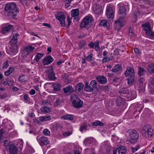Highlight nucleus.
Wrapping results in <instances>:
<instances>
[{
    "instance_id": "f257e3e1",
    "label": "nucleus",
    "mask_w": 154,
    "mask_h": 154,
    "mask_svg": "<svg viewBox=\"0 0 154 154\" xmlns=\"http://www.w3.org/2000/svg\"><path fill=\"white\" fill-rule=\"evenodd\" d=\"M5 15L11 18H15L16 17V13L18 12L16 4L11 3L5 5Z\"/></svg>"
},
{
    "instance_id": "f03ea898",
    "label": "nucleus",
    "mask_w": 154,
    "mask_h": 154,
    "mask_svg": "<svg viewBox=\"0 0 154 154\" xmlns=\"http://www.w3.org/2000/svg\"><path fill=\"white\" fill-rule=\"evenodd\" d=\"M126 135L129 138V142L132 144H134L137 141L139 134L135 130L129 129L126 131Z\"/></svg>"
},
{
    "instance_id": "7ed1b4c3",
    "label": "nucleus",
    "mask_w": 154,
    "mask_h": 154,
    "mask_svg": "<svg viewBox=\"0 0 154 154\" xmlns=\"http://www.w3.org/2000/svg\"><path fill=\"white\" fill-rule=\"evenodd\" d=\"M93 17L90 15L86 16L83 19L81 22V26L88 29L90 28L92 24Z\"/></svg>"
},
{
    "instance_id": "20e7f679",
    "label": "nucleus",
    "mask_w": 154,
    "mask_h": 154,
    "mask_svg": "<svg viewBox=\"0 0 154 154\" xmlns=\"http://www.w3.org/2000/svg\"><path fill=\"white\" fill-rule=\"evenodd\" d=\"M97 85V83L95 80L91 81L89 85L88 82H86L85 83L84 89L86 91L90 92L97 90H98Z\"/></svg>"
},
{
    "instance_id": "39448f33",
    "label": "nucleus",
    "mask_w": 154,
    "mask_h": 154,
    "mask_svg": "<svg viewBox=\"0 0 154 154\" xmlns=\"http://www.w3.org/2000/svg\"><path fill=\"white\" fill-rule=\"evenodd\" d=\"M71 99L72 102V106L75 108H79L82 106L83 102L75 94H72L71 95Z\"/></svg>"
},
{
    "instance_id": "423d86ee",
    "label": "nucleus",
    "mask_w": 154,
    "mask_h": 154,
    "mask_svg": "<svg viewBox=\"0 0 154 154\" xmlns=\"http://www.w3.org/2000/svg\"><path fill=\"white\" fill-rule=\"evenodd\" d=\"M142 133L144 136L149 137H151L154 134V130L150 125L145 126L142 130Z\"/></svg>"
},
{
    "instance_id": "0eeeda50",
    "label": "nucleus",
    "mask_w": 154,
    "mask_h": 154,
    "mask_svg": "<svg viewBox=\"0 0 154 154\" xmlns=\"http://www.w3.org/2000/svg\"><path fill=\"white\" fill-rule=\"evenodd\" d=\"M14 29L13 25L8 24L3 25L0 29V32L4 34H8L13 32Z\"/></svg>"
},
{
    "instance_id": "6e6552de",
    "label": "nucleus",
    "mask_w": 154,
    "mask_h": 154,
    "mask_svg": "<svg viewBox=\"0 0 154 154\" xmlns=\"http://www.w3.org/2000/svg\"><path fill=\"white\" fill-rule=\"evenodd\" d=\"M144 30L146 31V33L147 35H154V32H152L149 23L148 22H146L142 25Z\"/></svg>"
},
{
    "instance_id": "1a4fd4ad",
    "label": "nucleus",
    "mask_w": 154,
    "mask_h": 154,
    "mask_svg": "<svg viewBox=\"0 0 154 154\" xmlns=\"http://www.w3.org/2000/svg\"><path fill=\"white\" fill-rule=\"evenodd\" d=\"M106 14L108 19L110 20H112L114 17L113 11L112 7L109 5L106 7Z\"/></svg>"
},
{
    "instance_id": "9d476101",
    "label": "nucleus",
    "mask_w": 154,
    "mask_h": 154,
    "mask_svg": "<svg viewBox=\"0 0 154 154\" xmlns=\"http://www.w3.org/2000/svg\"><path fill=\"white\" fill-rule=\"evenodd\" d=\"M56 18L59 20L60 24L63 26H65V16L64 13L62 12H58L56 16Z\"/></svg>"
},
{
    "instance_id": "9b49d317",
    "label": "nucleus",
    "mask_w": 154,
    "mask_h": 154,
    "mask_svg": "<svg viewBox=\"0 0 154 154\" xmlns=\"http://www.w3.org/2000/svg\"><path fill=\"white\" fill-rule=\"evenodd\" d=\"M124 24L122 18H120L115 22L114 27L115 29L119 30L122 27Z\"/></svg>"
},
{
    "instance_id": "f8f14e48",
    "label": "nucleus",
    "mask_w": 154,
    "mask_h": 154,
    "mask_svg": "<svg viewBox=\"0 0 154 154\" xmlns=\"http://www.w3.org/2000/svg\"><path fill=\"white\" fill-rule=\"evenodd\" d=\"M54 61L53 57L50 55L46 56L43 60L42 64L44 65H48Z\"/></svg>"
},
{
    "instance_id": "ddd939ff",
    "label": "nucleus",
    "mask_w": 154,
    "mask_h": 154,
    "mask_svg": "<svg viewBox=\"0 0 154 154\" xmlns=\"http://www.w3.org/2000/svg\"><path fill=\"white\" fill-rule=\"evenodd\" d=\"M34 49V47L32 46L29 45L26 46L23 49L22 51L23 55L25 57L26 56Z\"/></svg>"
},
{
    "instance_id": "4468645a",
    "label": "nucleus",
    "mask_w": 154,
    "mask_h": 154,
    "mask_svg": "<svg viewBox=\"0 0 154 154\" xmlns=\"http://www.w3.org/2000/svg\"><path fill=\"white\" fill-rule=\"evenodd\" d=\"M93 11L95 14H99L101 13L102 8L100 5L94 4L92 7Z\"/></svg>"
},
{
    "instance_id": "2eb2a0df",
    "label": "nucleus",
    "mask_w": 154,
    "mask_h": 154,
    "mask_svg": "<svg viewBox=\"0 0 154 154\" xmlns=\"http://www.w3.org/2000/svg\"><path fill=\"white\" fill-rule=\"evenodd\" d=\"M137 85H138L139 90L143 91L145 87V83H144V79L142 78H140L137 82Z\"/></svg>"
},
{
    "instance_id": "dca6fc26",
    "label": "nucleus",
    "mask_w": 154,
    "mask_h": 154,
    "mask_svg": "<svg viewBox=\"0 0 154 154\" xmlns=\"http://www.w3.org/2000/svg\"><path fill=\"white\" fill-rule=\"evenodd\" d=\"M117 6L119 8V11L120 14L122 15L123 17H125L126 15V9L124 5L121 3L119 4Z\"/></svg>"
},
{
    "instance_id": "f3484780",
    "label": "nucleus",
    "mask_w": 154,
    "mask_h": 154,
    "mask_svg": "<svg viewBox=\"0 0 154 154\" xmlns=\"http://www.w3.org/2000/svg\"><path fill=\"white\" fill-rule=\"evenodd\" d=\"M134 74V69L130 67H128L125 73V75L126 76H133Z\"/></svg>"
},
{
    "instance_id": "a211bd4d",
    "label": "nucleus",
    "mask_w": 154,
    "mask_h": 154,
    "mask_svg": "<svg viewBox=\"0 0 154 154\" xmlns=\"http://www.w3.org/2000/svg\"><path fill=\"white\" fill-rule=\"evenodd\" d=\"M96 79L98 82L101 84H105L107 82V79L106 77L103 75H99L96 76Z\"/></svg>"
},
{
    "instance_id": "6ab92c4d",
    "label": "nucleus",
    "mask_w": 154,
    "mask_h": 154,
    "mask_svg": "<svg viewBox=\"0 0 154 154\" xmlns=\"http://www.w3.org/2000/svg\"><path fill=\"white\" fill-rule=\"evenodd\" d=\"M52 69V68L50 67L46 70V72L48 74V78L51 79H54L55 77V74L53 72Z\"/></svg>"
},
{
    "instance_id": "aec40b11",
    "label": "nucleus",
    "mask_w": 154,
    "mask_h": 154,
    "mask_svg": "<svg viewBox=\"0 0 154 154\" xmlns=\"http://www.w3.org/2000/svg\"><path fill=\"white\" fill-rule=\"evenodd\" d=\"M9 152L11 154H18L17 152V149L14 144L10 145L9 147Z\"/></svg>"
},
{
    "instance_id": "412c9836",
    "label": "nucleus",
    "mask_w": 154,
    "mask_h": 154,
    "mask_svg": "<svg viewBox=\"0 0 154 154\" xmlns=\"http://www.w3.org/2000/svg\"><path fill=\"white\" fill-rule=\"evenodd\" d=\"M88 127H90V125L88 124L86 122H84L80 126V130L82 132L84 130H87L88 129Z\"/></svg>"
},
{
    "instance_id": "4be33fe9",
    "label": "nucleus",
    "mask_w": 154,
    "mask_h": 154,
    "mask_svg": "<svg viewBox=\"0 0 154 154\" xmlns=\"http://www.w3.org/2000/svg\"><path fill=\"white\" fill-rule=\"evenodd\" d=\"M117 149H118L119 154H125L126 151V148L123 146L121 145Z\"/></svg>"
},
{
    "instance_id": "5701e85b",
    "label": "nucleus",
    "mask_w": 154,
    "mask_h": 154,
    "mask_svg": "<svg viewBox=\"0 0 154 154\" xmlns=\"http://www.w3.org/2000/svg\"><path fill=\"white\" fill-rule=\"evenodd\" d=\"M65 93H71L74 91V89L72 86L69 85L63 88Z\"/></svg>"
},
{
    "instance_id": "b1692460",
    "label": "nucleus",
    "mask_w": 154,
    "mask_h": 154,
    "mask_svg": "<svg viewBox=\"0 0 154 154\" xmlns=\"http://www.w3.org/2000/svg\"><path fill=\"white\" fill-rule=\"evenodd\" d=\"M51 119V116L50 115H45L44 116H40L39 117V120L42 122L49 120Z\"/></svg>"
},
{
    "instance_id": "393cba45",
    "label": "nucleus",
    "mask_w": 154,
    "mask_h": 154,
    "mask_svg": "<svg viewBox=\"0 0 154 154\" xmlns=\"http://www.w3.org/2000/svg\"><path fill=\"white\" fill-rule=\"evenodd\" d=\"M19 35L18 33H16L15 35L14 34L11 41V43L14 45L16 44L17 42V37Z\"/></svg>"
},
{
    "instance_id": "a878e982",
    "label": "nucleus",
    "mask_w": 154,
    "mask_h": 154,
    "mask_svg": "<svg viewBox=\"0 0 154 154\" xmlns=\"http://www.w3.org/2000/svg\"><path fill=\"white\" fill-rule=\"evenodd\" d=\"M10 51L13 54H15L18 52V47L17 45H12L10 47Z\"/></svg>"
},
{
    "instance_id": "bb28decb",
    "label": "nucleus",
    "mask_w": 154,
    "mask_h": 154,
    "mask_svg": "<svg viewBox=\"0 0 154 154\" xmlns=\"http://www.w3.org/2000/svg\"><path fill=\"white\" fill-rule=\"evenodd\" d=\"M147 70L151 73H154V63H151L148 65Z\"/></svg>"
},
{
    "instance_id": "cd10ccee",
    "label": "nucleus",
    "mask_w": 154,
    "mask_h": 154,
    "mask_svg": "<svg viewBox=\"0 0 154 154\" xmlns=\"http://www.w3.org/2000/svg\"><path fill=\"white\" fill-rule=\"evenodd\" d=\"M40 110L44 114L46 113L51 112V109L50 107L44 106L41 108Z\"/></svg>"
},
{
    "instance_id": "c85d7f7f",
    "label": "nucleus",
    "mask_w": 154,
    "mask_h": 154,
    "mask_svg": "<svg viewBox=\"0 0 154 154\" xmlns=\"http://www.w3.org/2000/svg\"><path fill=\"white\" fill-rule=\"evenodd\" d=\"M122 69V68L120 65L119 64L116 65L112 71L114 72H119Z\"/></svg>"
},
{
    "instance_id": "c756f323",
    "label": "nucleus",
    "mask_w": 154,
    "mask_h": 154,
    "mask_svg": "<svg viewBox=\"0 0 154 154\" xmlns=\"http://www.w3.org/2000/svg\"><path fill=\"white\" fill-rule=\"evenodd\" d=\"M100 25L107 28L109 26V24L107 21L105 20H102L100 22Z\"/></svg>"
},
{
    "instance_id": "7c9ffc66",
    "label": "nucleus",
    "mask_w": 154,
    "mask_h": 154,
    "mask_svg": "<svg viewBox=\"0 0 154 154\" xmlns=\"http://www.w3.org/2000/svg\"><path fill=\"white\" fill-rule=\"evenodd\" d=\"M79 14V10L78 9H73L71 11V16L73 17L77 16Z\"/></svg>"
},
{
    "instance_id": "2f4dec72",
    "label": "nucleus",
    "mask_w": 154,
    "mask_h": 154,
    "mask_svg": "<svg viewBox=\"0 0 154 154\" xmlns=\"http://www.w3.org/2000/svg\"><path fill=\"white\" fill-rule=\"evenodd\" d=\"M62 119L71 120L73 119V117L72 115H67L62 116L61 117Z\"/></svg>"
},
{
    "instance_id": "473e14b6",
    "label": "nucleus",
    "mask_w": 154,
    "mask_h": 154,
    "mask_svg": "<svg viewBox=\"0 0 154 154\" xmlns=\"http://www.w3.org/2000/svg\"><path fill=\"white\" fill-rule=\"evenodd\" d=\"M14 70V68L12 67H10L5 72V75L8 76L11 74Z\"/></svg>"
},
{
    "instance_id": "72a5a7b5",
    "label": "nucleus",
    "mask_w": 154,
    "mask_h": 154,
    "mask_svg": "<svg viewBox=\"0 0 154 154\" xmlns=\"http://www.w3.org/2000/svg\"><path fill=\"white\" fill-rule=\"evenodd\" d=\"M84 86V85L83 83H79L76 86V89L79 91H80L83 89Z\"/></svg>"
},
{
    "instance_id": "f704fd0d",
    "label": "nucleus",
    "mask_w": 154,
    "mask_h": 154,
    "mask_svg": "<svg viewBox=\"0 0 154 154\" xmlns=\"http://www.w3.org/2000/svg\"><path fill=\"white\" fill-rule=\"evenodd\" d=\"M53 87L54 90L57 91L60 90L61 85L59 84L54 83L53 85Z\"/></svg>"
},
{
    "instance_id": "c9c22d12",
    "label": "nucleus",
    "mask_w": 154,
    "mask_h": 154,
    "mask_svg": "<svg viewBox=\"0 0 154 154\" xmlns=\"http://www.w3.org/2000/svg\"><path fill=\"white\" fill-rule=\"evenodd\" d=\"M149 86L151 88H153L154 87V77H152L150 78Z\"/></svg>"
},
{
    "instance_id": "e433bc0d",
    "label": "nucleus",
    "mask_w": 154,
    "mask_h": 154,
    "mask_svg": "<svg viewBox=\"0 0 154 154\" xmlns=\"http://www.w3.org/2000/svg\"><path fill=\"white\" fill-rule=\"evenodd\" d=\"M145 72L146 71L143 68L141 67H139L138 73L139 75L140 76L143 75L145 74Z\"/></svg>"
},
{
    "instance_id": "4c0bfd02",
    "label": "nucleus",
    "mask_w": 154,
    "mask_h": 154,
    "mask_svg": "<svg viewBox=\"0 0 154 154\" xmlns=\"http://www.w3.org/2000/svg\"><path fill=\"white\" fill-rule=\"evenodd\" d=\"M44 54L38 53L35 57V60L37 62H38L39 60L44 56Z\"/></svg>"
},
{
    "instance_id": "58836bf2",
    "label": "nucleus",
    "mask_w": 154,
    "mask_h": 154,
    "mask_svg": "<svg viewBox=\"0 0 154 154\" xmlns=\"http://www.w3.org/2000/svg\"><path fill=\"white\" fill-rule=\"evenodd\" d=\"M120 93L124 94H128L129 90L127 88H123L119 91Z\"/></svg>"
},
{
    "instance_id": "ea45409f",
    "label": "nucleus",
    "mask_w": 154,
    "mask_h": 154,
    "mask_svg": "<svg viewBox=\"0 0 154 154\" xmlns=\"http://www.w3.org/2000/svg\"><path fill=\"white\" fill-rule=\"evenodd\" d=\"M41 142L44 145H47L49 143V141L46 138L42 137L40 138Z\"/></svg>"
},
{
    "instance_id": "a19ab883",
    "label": "nucleus",
    "mask_w": 154,
    "mask_h": 154,
    "mask_svg": "<svg viewBox=\"0 0 154 154\" xmlns=\"http://www.w3.org/2000/svg\"><path fill=\"white\" fill-rule=\"evenodd\" d=\"M95 49L97 51H99L100 49V47L99 46V41L98 40L97 41L95 42Z\"/></svg>"
},
{
    "instance_id": "79ce46f5",
    "label": "nucleus",
    "mask_w": 154,
    "mask_h": 154,
    "mask_svg": "<svg viewBox=\"0 0 154 154\" xmlns=\"http://www.w3.org/2000/svg\"><path fill=\"white\" fill-rule=\"evenodd\" d=\"M134 77L133 76H131L128 79V84L129 85H131L133 84L134 81Z\"/></svg>"
},
{
    "instance_id": "37998d69",
    "label": "nucleus",
    "mask_w": 154,
    "mask_h": 154,
    "mask_svg": "<svg viewBox=\"0 0 154 154\" xmlns=\"http://www.w3.org/2000/svg\"><path fill=\"white\" fill-rule=\"evenodd\" d=\"M92 125L93 126H97L99 125L100 126H103L104 125L103 123L100 122V121H97L96 122L93 123Z\"/></svg>"
},
{
    "instance_id": "c03bdc74",
    "label": "nucleus",
    "mask_w": 154,
    "mask_h": 154,
    "mask_svg": "<svg viewBox=\"0 0 154 154\" xmlns=\"http://www.w3.org/2000/svg\"><path fill=\"white\" fill-rule=\"evenodd\" d=\"M18 81L19 82L22 83L25 81V76L22 75L19 77L18 78Z\"/></svg>"
},
{
    "instance_id": "a18cd8bd",
    "label": "nucleus",
    "mask_w": 154,
    "mask_h": 154,
    "mask_svg": "<svg viewBox=\"0 0 154 154\" xmlns=\"http://www.w3.org/2000/svg\"><path fill=\"white\" fill-rule=\"evenodd\" d=\"M62 103L61 100L60 98H58L57 99L54 104L55 106H58L60 105Z\"/></svg>"
},
{
    "instance_id": "49530a36",
    "label": "nucleus",
    "mask_w": 154,
    "mask_h": 154,
    "mask_svg": "<svg viewBox=\"0 0 154 154\" xmlns=\"http://www.w3.org/2000/svg\"><path fill=\"white\" fill-rule=\"evenodd\" d=\"M123 100L122 98L120 97H119L116 101V103L119 105H120L123 103Z\"/></svg>"
},
{
    "instance_id": "de8ad7c7",
    "label": "nucleus",
    "mask_w": 154,
    "mask_h": 154,
    "mask_svg": "<svg viewBox=\"0 0 154 154\" xmlns=\"http://www.w3.org/2000/svg\"><path fill=\"white\" fill-rule=\"evenodd\" d=\"M139 148V146L138 145H137L135 147L131 148V151L133 153L137 151Z\"/></svg>"
},
{
    "instance_id": "09e8293b",
    "label": "nucleus",
    "mask_w": 154,
    "mask_h": 154,
    "mask_svg": "<svg viewBox=\"0 0 154 154\" xmlns=\"http://www.w3.org/2000/svg\"><path fill=\"white\" fill-rule=\"evenodd\" d=\"M92 54L90 53V54L86 58V60L88 61H90L91 60V58L92 57Z\"/></svg>"
},
{
    "instance_id": "8fccbe9b",
    "label": "nucleus",
    "mask_w": 154,
    "mask_h": 154,
    "mask_svg": "<svg viewBox=\"0 0 154 154\" xmlns=\"http://www.w3.org/2000/svg\"><path fill=\"white\" fill-rule=\"evenodd\" d=\"M43 133L46 136H48L50 133V132L47 129H45L43 131Z\"/></svg>"
},
{
    "instance_id": "3c124183",
    "label": "nucleus",
    "mask_w": 154,
    "mask_h": 154,
    "mask_svg": "<svg viewBox=\"0 0 154 154\" xmlns=\"http://www.w3.org/2000/svg\"><path fill=\"white\" fill-rule=\"evenodd\" d=\"M71 133L69 131H66L63 134V135L65 137H66L70 135L71 134Z\"/></svg>"
},
{
    "instance_id": "603ef678",
    "label": "nucleus",
    "mask_w": 154,
    "mask_h": 154,
    "mask_svg": "<svg viewBox=\"0 0 154 154\" xmlns=\"http://www.w3.org/2000/svg\"><path fill=\"white\" fill-rule=\"evenodd\" d=\"M8 97V95L6 94H3L0 95V98L1 99H3L5 98Z\"/></svg>"
},
{
    "instance_id": "864d4df0",
    "label": "nucleus",
    "mask_w": 154,
    "mask_h": 154,
    "mask_svg": "<svg viewBox=\"0 0 154 154\" xmlns=\"http://www.w3.org/2000/svg\"><path fill=\"white\" fill-rule=\"evenodd\" d=\"M85 45V42L82 41L81 42L79 43V48H81Z\"/></svg>"
},
{
    "instance_id": "5fc2aeb1",
    "label": "nucleus",
    "mask_w": 154,
    "mask_h": 154,
    "mask_svg": "<svg viewBox=\"0 0 154 154\" xmlns=\"http://www.w3.org/2000/svg\"><path fill=\"white\" fill-rule=\"evenodd\" d=\"M131 94V96L133 99H134L136 97V94L135 92L134 91H131L130 92Z\"/></svg>"
},
{
    "instance_id": "6e6d98bb",
    "label": "nucleus",
    "mask_w": 154,
    "mask_h": 154,
    "mask_svg": "<svg viewBox=\"0 0 154 154\" xmlns=\"http://www.w3.org/2000/svg\"><path fill=\"white\" fill-rule=\"evenodd\" d=\"M110 60V58L106 57H105L102 60V61L103 62H106Z\"/></svg>"
},
{
    "instance_id": "4d7b16f0",
    "label": "nucleus",
    "mask_w": 154,
    "mask_h": 154,
    "mask_svg": "<svg viewBox=\"0 0 154 154\" xmlns=\"http://www.w3.org/2000/svg\"><path fill=\"white\" fill-rule=\"evenodd\" d=\"M134 51L136 54H140V51L137 48H134Z\"/></svg>"
},
{
    "instance_id": "13d9d810",
    "label": "nucleus",
    "mask_w": 154,
    "mask_h": 154,
    "mask_svg": "<svg viewBox=\"0 0 154 154\" xmlns=\"http://www.w3.org/2000/svg\"><path fill=\"white\" fill-rule=\"evenodd\" d=\"M95 43L90 42L88 45V46L91 48H94V46Z\"/></svg>"
},
{
    "instance_id": "bf43d9fd",
    "label": "nucleus",
    "mask_w": 154,
    "mask_h": 154,
    "mask_svg": "<svg viewBox=\"0 0 154 154\" xmlns=\"http://www.w3.org/2000/svg\"><path fill=\"white\" fill-rule=\"evenodd\" d=\"M8 85H13L14 83V81L13 80H8Z\"/></svg>"
},
{
    "instance_id": "052dcab7",
    "label": "nucleus",
    "mask_w": 154,
    "mask_h": 154,
    "mask_svg": "<svg viewBox=\"0 0 154 154\" xmlns=\"http://www.w3.org/2000/svg\"><path fill=\"white\" fill-rule=\"evenodd\" d=\"M35 91L33 89H32L31 91H29V93L30 94L32 95L35 94Z\"/></svg>"
},
{
    "instance_id": "680f3d73",
    "label": "nucleus",
    "mask_w": 154,
    "mask_h": 154,
    "mask_svg": "<svg viewBox=\"0 0 154 154\" xmlns=\"http://www.w3.org/2000/svg\"><path fill=\"white\" fill-rule=\"evenodd\" d=\"M8 66V64L7 62H5L4 64L3 68H7Z\"/></svg>"
},
{
    "instance_id": "e2e57ef3",
    "label": "nucleus",
    "mask_w": 154,
    "mask_h": 154,
    "mask_svg": "<svg viewBox=\"0 0 154 154\" xmlns=\"http://www.w3.org/2000/svg\"><path fill=\"white\" fill-rule=\"evenodd\" d=\"M67 21H68V25L67 27H68L69 26H70V25L71 23V19L69 17H68V18H67Z\"/></svg>"
},
{
    "instance_id": "0e129e2a",
    "label": "nucleus",
    "mask_w": 154,
    "mask_h": 154,
    "mask_svg": "<svg viewBox=\"0 0 154 154\" xmlns=\"http://www.w3.org/2000/svg\"><path fill=\"white\" fill-rule=\"evenodd\" d=\"M119 51H120V50H119V49L116 50L114 51V54L115 55H118V54H119Z\"/></svg>"
},
{
    "instance_id": "69168bd1",
    "label": "nucleus",
    "mask_w": 154,
    "mask_h": 154,
    "mask_svg": "<svg viewBox=\"0 0 154 154\" xmlns=\"http://www.w3.org/2000/svg\"><path fill=\"white\" fill-rule=\"evenodd\" d=\"M139 12L138 11H135L133 13V15L135 19H136L137 17V14Z\"/></svg>"
},
{
    "instance_id": "338daca9",
    "label": "nucleus",
    "mask_w": 154,
    "mask_h": 154,
    "mask_svg": "<svg viewBox=\"0 0 154 154\" xmlns=\"http://www.w3.org/2000/svg\"><path fill=\"white\" fill-rule=\"evenodd\" d=\"M8 79H6L5 81L3 82V85L6 86L8 85Z\"/></svg>"
},
{
    "instance_id": "774afa93",
    "label": "nucleus",
    "mask_w": 154,
    "mask_h": 154,
    "mask_svg": "<svg viewBox=\"0 0 154 154\" xmlns=\"http://www.w3.org/2000/svg\"><path fill=\"white\" fill-rule=\"evenodd\" d=\"M47 100H43L42 102V104L43 105H46L48 103Z\"/></svg>"
}]
</instances>
